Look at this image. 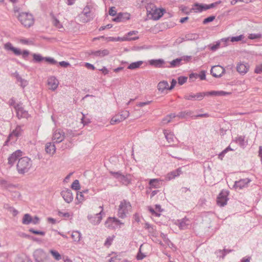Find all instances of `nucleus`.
Masks as SVG:
<instances>
[{"label": "nucleus", "instance_id": "nucleus-42", "mask_svg": "<svg viewBox=\"0 0 262 262\" xmlns=\"http://www.w3.org/2000/svg\"><path fill=\"white\" fill-rule=\"evenodd\" d=\"M233 250L224 249L223 250H218L216 251L215 254H216L217 256H219L218 253H222L221 258L224 259L227 254L231 252Z\"/></svg>", "mask_w": 262, "mask_h": 262}, {"label": "nucleus", "instance_id": "nucleus-33", "mask_svg": "<svg viewBox=\"0 0 262 262\" xmlns=\"http://www.w3.org/2000/svg\"><path fill=\"white\" fill-rule=\"evenodd\" d=\"M199 37L198 34L196 33H188L185 35L182 38L184 41L194 40L197 39Z\"/></svg>", "mask_w": 262, "mask_h": 262}, {"label": "nucleus", "instance_id": "nucleus-54", "mask_svg": "<svg viewBox=\"0 0 262 262\" xmlns=\"http://www.w3.org/2000/svg\"><path fill=\"white\" fill-rule=\"evenodd\" d=\"M29 231L30 232L33 233V234H37V235H42V236L45 235V232L41 231L35 230H34L33 228H30L29 229Z\"/></svg>", "mask_w": 262, "mask_h": 262}, {"label": "nucleus", "instance_id": "nucleus-48", "mask_svg": "<svg viewBox=\"0 0 262 262\" xmlns=\"http://www.w3.org/2000/svg\"><path fill=\"white\" fill-rule=\"evenodd\" d=\"M88 197V195H85L83 192H78L77 193V200L81 202L84 200H85L86 198Z\"/></svg>", "mask_w": 262, "mask_h": 262}, {"label": "nucleus", "instance_id": "nucleus-62", "mask_svg": "<svg viewBox=\"0 0 262 262\" xmlns=\"http://www.w3.org/2000/svg\"><path fill=\"white\" fill-rule=\"evenodd\" d=\"M108 13L110 15L113 16L116 15L117 14V12L116 11L115 8V7L111 8L109 10Z\"/></svg>", "mask_w": 262, "mask_h": 262}, {"label": "nucleus", "instance_id": "nucleus-18", "mask_svg": "<svg viewBox=\"0 0 262 262\" xmlns=\"http://www.w3.org/2000/svg\"><path fill=\"white\" fill-rule=\"evenodd\" d=\"M61 195L64 200L68 203L72 202L73 200V196L72 191L69 189H66L61 192Z\"/></svg>", "mask_w": 262, "mask_h": 262}, {"label": "nucleus", "instance_id": "nucleus-43", "mask_svg": "<svg viewBox=\"0 0 262 262\" xmlns=\"http://www.w3.org/2000/svg\"><path fill=\"white\" fill-rule=\"evenodd\" d=\"M144 228L146 230H147L148 232L150 234L154 235L155 229L152 225H150L148 223H146L145 224Z\"/></svg>", "mask_w": 262, "mask_h": 262}, {"label": "nucleus", "instance_id": "nucleus-5", "mask_svg": "<svg viewBox=\"0 0 262 262\" xmlns=\"http://www.w3.org/2000/svg\"><path fill=\"white\" fill-rule=\"evenodd\" d=\"M33 257L35 262H52L49 255L41 249L35 250Z\"/></svg>", "mask_w": 262, "mask_h": 262}, {"label": "nucleus", "instance_id": "nucleus-23", "mask_svg": "<svg viewBox=\"0 0 262 262\" xmlns=\"http://www.w3.org/2000/svg\"><path fill=\"white\" fill-rule=\"evenodd\" d=\"M164 12L165 10L164 9L156 8L155 10L152 9L151 14L154 20H158L163 15Z\"/></svg>", "mask_w": 262, "mask_h": 262}, {"label": "nucleus", "instance_id": "nucleus-57", "mask_svg": "<svg viewBox=\"0 0 262 262\" xmlns=\"http://www.w3.org/2000/svg\"><path fill=\"white\" fill-rule=\"evenodd\" d=\"M58 215L59 216H62L64 218H69L70 216V214L68 212H62L61 211H58Z\"/></svg>", "mask_w": 262, "mask_h": 262}, {"label": "nucleus", "instance_id": "nucleus-1", "mask_svg": "<svg viewBox=\"0 0 262 262\" xmlns=\"http://www.w3.org/2000/svg\"><path fill=\"white\" fill-rule=\"evenodd\" d=\"M230 94V93L226 92L223 91H212L210 92L198 93L196 94H194L192 93L186 94L184 98L188 100H201L205 96H226Z\"/></svg>", "mask_w": 262, "mask_h": 262}, {"label": "nucleus", "instance_id": "nucleus-6", "mask_svg": "<svg viewBox=\"0 0 262 262\" xmlns=\"http://www.w3.org/2000/svg\"><path fill=\"white\" fill-rule=\"evenodd\" d=\"M21 125H17L14 130H13L8 136L7 140L5 141L4 145H8L9 142L12 141L14 142L17 139L21 136L23 133V129Z\"/></svg>", "mask_w": 262, "mask_h": 262}, {"label": "nucleus", "instance_id": "nucleus-49", "mask_svg": "<svg viewBox=\"0 0 262 262\" xmlns=\"http://www.w3.org/2000/svg\"><path fill=\"white\" fill-rule=\"evenodd\" d=\"M71 188L75 190H78L80 189V184L78 180L74 181L71 185Z\"/></svg>", "mask_w": 262, "mask_h": 262}, {"label": "nucleus", "instance_id": "nucleus-45", "mask_svg": "<svg viewBox=\"0 0 262 262\" xmlns=\"http://www.w3.org/2000/svg\"><path fill=\"white\" fill-rule=\"evenodd\" d=\"M139 38L138 37H134L132 38H129L127 37H118L116 38V39H114V40H116V41H126V40H136Z\"/></svg>", "mask_w": 262, "mask_h": 262}, {"label": "nucleus", "instance_id": "nucleus-13", "mask_svg": "<svg viewBox=\"0 0 262 262\" xmlns=\"http://www.w3.org/2000/svg\"><path fill=\"white\" fill-rule=\"evenodd\" d=\"M14 109L16 112V116L19 119L29 117L28 112L25 110L19 104L14 105Z\"/></svg>", "mask_w": 262, "mask_h": 262}, {"label": "nucleus", "instance_id": "nucleus-64", "mask_svg": "<svg viewBox=\"0 0 262 262\" xmlns=\"http://www.w3.org/2000/svg\"><path fill=\"white\" fill-rule=\"evenodd\" d=\"M120 259L118 258V256H114L112 257L110 259L108 262H118Z\"/></svg>", "mask_w": 262, "mask_h": 262}, {"label": "nucleus", "instance_id": "nucleus-7", "mask_svg": "<svg viewBox=\"0 0 262 262\" xmlns=\"http://www.w3.org/2000/svg\"><path fill=\"white\" fill-rule=\"evenodd\" d=\"M4 49L7 51H10L16 55H20L22 54L23 57L26 59L29 54V52L28 50H24L21 52L19 48H15L12 46L11 42H7L4 45Z\"/></svg>", "mask_w": 262, "mask_h": 262}, {"label": "nucleus", "instance_id": "nucleus-14", "mask_svg": "<svg viewBox=\"0 0 262 262\" xmlns=\"http://www.w3.org/2000/svg\"><path fill=\"white\" fill-rule=\"evenodd\" d=\"M99 208L101 209V210L100 211V212L96 213L94 215H89L88 216V220L93 225L99 224L101 221V213L103 212V207L100 206Z\"/></svg>", "mask_w": 262, "mask_h": 262}, {"label": "nucleus", "instance_id": "nucleus-26", "mask_svg": "<svg viewBox=\"0 0 262 262\" xmlns=\"http://www.w3.org/2000/svg\"><path fill=\"white\" fill-rule=\"evenodd\" d=\"M205 6L206 4L196 3L192 6L191 10H193L195 13H200L203 11L207 10Z\"/></svg>", "mask_w": 262, "mask_h": 262}, {"label": "nucleus", "instance_id": "nucleus-55", "mask_svg": "<svg viewBox=\"0 0 262 262\" xmlns=\"http://www.w3.org/2000/svg\"><path fill=\"white\" fill-rule=\"evenodd\" d=\"M187 80V77L185 76H180L178 78V83L180 85H183L184 83H185Z\"/></svg>", "mask_w": 262, "mask_h": 262}, {"label": "nucleus", "instance_id": "nucleus-27", "mask_svg": "<svg viewBox=\"0 0 262 262\" xmlns=\"http://www.w3.org/2000/svg\"><path fill=\"white\" fill-rule=\"evenodd\" d=\"M109 53L110 52L108 50L104 49L102 50L92 51L90 54L96 57H103L108 55Z\"/></svg>", "mask_w": 262, "mask_h": 262}, {"label": "nucleus", "instance_id": "nucleus-50", "mask_svg": "<svg viewBox=\"0 0 262 262\" xmlns=\"http://www.w3.org/2000/svg\"><path fill=\"white\" fill-rule=\"evenodd\" d=\"M262 35L260 33L255 34V33H251L249 34L248 38L250 39H259L261 37Z\"/></svg>", "mask_w": 262, "mask_h": 262}, {"label": "nucleus", "instance_id": "nucleus-10", "mask_svg": "<svg viewBox=\"0 0 262 262\" xmlns=\"http://www.w3.org/2000/svg\"><path fill=\"white\" fill-rule=\"evenodd\" d=\"M124 223L116 217H109L105 222V227L109 229H115L119 225H123Z\"/></svg>", "mask_w": 262, "mask_h": 262}, {"label": "nucleus", "instance_id": "nucleus-41", "mask_svg": "<svg viewBox=\"0 0 262 262\" xmlns=\"http://www.w3.org/2000/svg\"><path fill=\"white\" fill-rule=\"evenodd\" d=\"M81 236V233L78 231H73L71 235L73 239L77 242H78L80 240Z\"/></svg>", "mask_w": 262, "mask_h": 262}, {"label": "nucleus", "instance_id": "nucleus-2", "mask_svg": "<svg viewBox=\"0 0 262 262\" xmlns=\"http://www.w3.org/2000/svg\"><path fill=\"white\" fill-rule=\"evenodd\" d=\"M32 165L31 159L24 157L18 159L16 168L19 174H24L29 170Z\"/></svg>", "mask_w": 262, "mask_h": 262}, {"label": "nucleus", "instance_id": "nucleus-56", "mask_svg": "<svg viewBox=\"0 0 262 262\" xmlns=\"http://www.w3.org/2000/svg\"><path fill=\"white\" fill-rule=\"evenodd\" d=\"M53 23L55 27H56L57 28L60 29V28H62V25H61V24L59 22V21L57 19L54 18Z\"/></svg>", "mask_w": 262, "mask_h": 262}, {"label": "nucleus", "instance_id": "nucleus-59", "mask_svg": "<svg viewBox=\"0 0 262 262\" xmlns=\"http://www.w3.org/2000/svg\"><path fill=\"white\" fill-rule=\"evenodd\" d=\"M18 82H20V86H21L23 88L27 86L28 84V81L26 80L23 78H21V80H20Z\"/></svg>", "mask_w": 262, "mask_h": 262}, {"label": "nucleus", "instance_id": "nucleus-46", "mask_svg": "<svg viewBox=\"0 0 262 262\" xmlns=\"http://www.w3.org/2000/svg\"><path fill=\"white\" fill-rule=\"evenodd\" d=\"M120 182L122 183L123 184H128L129 183L130 181L127 178V175H124L122 173L119 179L118 180Z\"/></svg>", "mask_w": 262, "mask_h": 262}, {"label": "nucleus", "instance_id": "nucleus-20", "mask_svg": "<svg viewBox=\"0 0 262 262\" xmlns=\"http://www.w3.org/2000/svg\"><path fill=\"white\" fill-rule=\"evenodd\" d=\"M130 18V14L128 13H119L116 17L113 19L115 22H123Z\"/></svg>", "mask_w": 262, "mask_h": 262}, {"label": "nucleus", "instance_id": "nucleus-25", "mask_svg": "<svg viewBox=\"0 0 262 262\" xmlns=\"http://www.w3.org/2000/svg\"><path fill=\"white\" fill-rule=\"evenodd\" d=\"M148 63L150 66L159 68L164 67L165 62L163 59H158L149 60Z\"/></svg>", "mask_w": 262, "mask_h": 262}, {"label": "nucleus", "instance_id": "nucleus-40", "mask_svg": "<svg viewBox=\"0 0 262 262\" xmlns=\"http://www.w3.org/2000/svg\"><path fill=\"white\" fill-rule=\"evenodd\" d=\"M32 221V217L29 214H25L24 215L22 223L25 225H29Z\"/></svg>", "mask_w": 262, "mask_h": 262}, {"label": "nucleus", "instance_id": "nucleus-15", "mask_svg": "<svg viewBox=\"0 0 262 262\" xmlns=\"http://www.w3.org/2000/svg\"><path fill=\"white\" fill-rule=\"evenodd\" d=\"M225 72V70L219 65L212 67L210 71L211 74L215 78L221 77Z\"/></svg>", "mask_w": 262, "mask_h": 262}, {"label": "nucleus", "instance_id": "nucleus-3", "mask_svg": "<svg viewBox=\"0 0 262 262\" xmlns=\"http://www.w3.org/2000/svg\"><path fill=\"white\" fill-rule=\"evenodd\" d=\"M132 210V206L129 202L123 200L119 206L118 215L121 219L126 217L127 214Z\"/></svg>", "mask_w": 262, "mask_h": 262}, {"label": "nucleus", "instance_id": "nucleus-53", "mask_svg": "<svg viewBox=\"0 0 262 262\" xmlns=\"http://www.w3.org/2000/svg\"><path fill=\"white\" fill-rule=\"evenodd\" d=\"M244 37L243 35H240L237 36H233L231 38L230 41L231 42H235L241 40Z\"/></svg>", "mask_w": 262, "mask_h": 262}, {"label": "nucleus", "instance_id": "nucleus-51", "mask_svg": "<svg viewBox=\"0 0 262 262\" xmlns=\"http://www.w3.org/2000/svg\"><path fill=\"white\" fill-rule=\"evenodd\" d=\"M215 18V16L213 15L210 16L206 18H205L203 21V24L205 25L210 22L213 21Z\"/></svg>", "mask_w": 262, "mask_h": 262}, {"label": "nucleus", "instance_id": "nucleus-29", "mask_svg": "<svg viewBox=\"0 0 262 262\" xmlns=\"http://www.w3.org/2000/svg\"><path fill=\"white\" fill-rule=\"evenodd\" d=\"M45 151L47 154L53 155L56 151V147L54 143H47L45 146Z\"/></svg>", "mask_w": 262, "mask_h": 262}, {"label": "nucleus", "instance_id": "nucleus-37", "mask_svg": "<svg viewBox=\"0 0 262 262\" xmlns=\"http://www.w3.org/2000/svg\"><path fill=\"white\" fill-rule=\"evenodd\" d=\"M170 65L166 67L169 68H174L179 67L181 65V59L179 58H176L169 62Z\"/></svg>", "mask_w": 262, "mask_h": 262}, {"label": "nucleus", "instance_id": "nucleus-11", "mask_svg": "<svg viewBox=\"0 0 262 262\" xmlns=\"http://www.w3.org/2000/svg\"><path fill=\"white\" fill-rule=\"evenodd\" d=\"M228 191L224 190H222L217 198V204L220 207H223L226 205L227 204V201L228 200Z\"/></svg>", "mask_w": 262, "mask_h": 262}, {"label": "nucleus", "instance_id": "nucleus-36", "mask_svg": "<svg viewBox=\"0 0 262 262\" xmlns=\"http://www.w3.org/2000/svg\"><path fill=\"white\" fill-rule=\"evenodd\" d=\"M164 136L169 143H172L174 142V139L175 138L174 135L171 132L168 133L167 130H164Z\"/></svg>", "mask_w": 262, "mask_h": 262}, {"label": "nucleus", "instance_id": "nucleus-32", "mask_svg": "<svg viewBox=\"0 0 262 262\" xmlns=\"http://www.w3.org/2000/svg\"><path fill=\"white\" fill-rule=\"evenodd\" d=\"M158 89L161 92H163L166 90H168L169 85L168 83L166 81H160L158 84Z\"/></svg>", "mask_w": 262, "mask_h": 262}, {"label": "nucleus", "instance_id": "nucleus-38", "mask_svg": "<svg viewBox=\"0 0 262 262\" xmlns=\"http://www.w3.org/2000/svg\"><path fill=\"white\" fill-rule=\"evenodd\" d=\"M161 180L158 179H153L150 180L149 184L152 188H158L160 187Z\"/></svg>", "mask_w": 262, "mask_h": 262}, {"label": "nucleus", "instance_id": "nucleus-47", "mask_svg": "<svg viewBox=\"0 0 262 262\" xmlns=\"http://www.w3.org/2000/svg\"><path fill=\"white\" fill-rule=\"evenodd\" d=\"M0 184L6 188H12L14 187L13 184L9 183L7 181L3 179L0 180Z\"/></svg>", "mask_w": 262, "mask_h": 262}, {"label": "nucleus", "instance_id": "nucleus-19", "mask_svg": "<svg viewBox=\"0 0 262 262\" xmlns=\"http://www.w3.org/2000/svg\"><path fill=\"white\" fill-rule=\"evenodd\" d=\"M251 182V180L248 178L241 179L238 181H235L234 184V187L242 189L244 187L247 186L248 183Z\"/></svg>", "mask_w": 262, "mask_h": 262}, {"label": "nucleus", "instance_id": "nucleus-9", "mask_svg": "<svg viewBox=\"0 0 262 262\" xmlns=\"http://www.w3.org/2000/svg\"><path fill=\"white\" fill-rule=\"evenodd\" d=\"M129 115V113L128 111H122L112 118L111 123L112 124H114L117 123H119L127 118Z\"/></svg>", "mask_w": 262, "mask_h": 262}, {"label": "nucleus", "instance_id": "nucleus-60", "mask_svg": "<svg viewBox=\"0 0 262 262\" xmlns=\"http://www.w3.org/2000/svg\"><path fill=\"white\" fill-rule=\"evenodd\" d=\"M254 72L256 74L262 73V64L256 66L254 70Z\"/></svg>", "mask_w": 262, "mask_h": 262}, {"label": "nucleus", "instance_id": "nucleus-30", "mask_svg": "<svg viewBox=\"0 0 262 262\" xmlns=\"http://www.w3.org/2000/svg\"><path fill=\"white\" fill-rule=\"evenodd\" d=\"M82 14L87 18L86 21H90L93 18V13L90 11L88 6H86L83 9Z\"/></svg>", "mask_w": 262, "mask_h": 262}, {"label": "nucleus", "instance_id": "nucleus-8", "mask_svg": "<svg viewBox=\"0 0 262 262\" xmlns=\"http://www.w3.org/2000/svg\"><path fill=\"white\" fill-rule=\"evenodd\" d=\"M33 60L34 62L40 63L42 61L49 63L52 65H55L58 63L57 61L55 60L53 58L50 57H42L39 54L34 53L32 54Z\"/></svg>", "mask_w": 262, "mask_h": 262}, {"label": "nucleus", "instance_id": "nucleus-52", "mask_svg": "<svg viewBox=\"0 0 262 262\" xmlns=\"http://www.w3.org/2000/svg\"><path fill=\"white\" fill-rule=\"evenodd\" d=\"M110 174L113 176L115 178L119 180L121 175L122 174V172L120 171L117 172H114L113 171H110Z\"/></svg>", "mask_w": 262, "mask_h": 262}, {"label": "nucleus", "instance_id": "nucleus-34", "mask_svg": "<svg viewBox=\"0 0 262 262\" xmlns=\"http://www.w3.org/2000/svg\"><path fill=\"white\" fill-rule=\"evenodd\" d=\"M192 114H193L192 111H183V112H180L177 115V117H179V118L185 119V118H187L188 117H192V116H193Z\"/></svg>", "mask_w": 262, "mask_h": 262}, {"label": "nucleus", "instance_id": "nucleus-4", "mask_svg": "<svg viewBox=\"0 0 262 262\" xmlns=\"http://www.w3.org/2000/svg\"><path fill=\"white\" fill-rule=\"evenodd\" d=\"M18 19L21 24L26 27H30L34 24L33 15L28 13L22 12L19 14Z\"/></svg>", "mask_w": 262, "mask_h": 262}, {"label": "nucleus", "instance_id": "nucleus-21", "mask_svg": "<svg viewBox=\"0 0 262 262\" xmlns=\"http://www.w3.org/2000/svg\"><path fill=\"white\" fill-rule=\"evenodd\" d=\"M229 40V38H222L220 41H217L215 45L212 46L210 49L212 51H214L219 49L220 47H226Z\"/></svg>", "mask_w": 262, "mask_h": 262}, {"label": "nucleus", "instance_id": "nucleus-16", "mask_svg": "<svg viewBox=\"0 0 262 262\" xmlns=\"http://www.w3.org/2000/svg\"><path fill=\"white\" fill-rule=\"evenodd\" d=\"M23 152L20 150H17L13 152L8 158V163L11 166H13L15 162L20 158V157L22 156Z\"/></svg>", "mask_w": 262, "mask_h": 262}, {"label": "nucleus", "instance_id": "nucleus-44", "mask_svg": "<svg viewBox=\"0 0 262 262\" xmlns=\"http://www.w3.org/2000/svg\"><path fill=\"white\" fill-rule=\"evenodd\" d=\"M50 253L52 255L55 260H59L61 259V256L60 253L56 250H51L50 251Z\"/></svg>", "mask_w": 262, "mask_h": 262}, {"label": "nucleus", "instance_id": "nucleus-12", "mask_svg": "<svg viewBox=\"0 0 262 262\" xmlns=\"http://www.w3.org/2000/svg\"><path fill=\"white\" fill-rule=\"evenodd\" d=\"M175 224L180 230H185L189 228L191 221L188 218L185 217L182 219L178 220Z\"/></svg>", "mask_w": 262, "mask_h": 262}, {"label": "nucleus", "instance_id": "nucleus-17", "mask_svg": "<svg viewBox=\"0 0 262 262\" xmlns=\"http://www.w3.org/2000/svg\"><path fill=\"white\" fill-rule=\"evenodd\" d=\"M64 139V133L60 129L55 130L53 134L52 140L56 143H60Z\"/></svg>", "mask_w": 262, "mask_h": 262}, {"label": "nucleus", "instance_id": "nucleus-22", "mask_svg": "<svg viewBox=\"0 0 262 262\" xmlns=\"http://www.w3.org/2000/svg\"><path fill=\"white\" fill-rule=\"evenodd\" d=\"M182 173L181 168H178L177 169L173 170L166 175V179L167 180H171L175 178L179 177Z\"/></svg>", "mask_w": 262, "mask_h": 262}, {"label": "nucleus", "instance_id": "nucleus-35", "mask_svg": "<svg viewBox=\"0 0 262 262\" xmlns=\"http://www.w3.org/2000/svg\"><path fill=\"white\" fill-rule=\"evenodd\" d=\"M143 63V62L142 61H138L136 62H132L129 64L127 69L132 70L137 69L140 67Z\"/></svg>", "mask_w": 262, "mask_h": 262}, {"label": "nucleus", "instance_id": "nucleus-31", "mask_svg": "<svg viewBox=\"0 0 262 262\" xmlns=\"http://www.w3.org/2000/svg\"><path fill=\"white\" fill-rule=\"evenodd\" d=\"M15 261V262H32L31 258L25 254L17 255Z\"/></svg>", "mask_w": 262, "mask_h": 262}, {"label": "nucleus", "instance_id": "nucleus-28", "mask_svg": "<svg viewBox=\"0 0 262 262\" xmlns=\"http://www.w3.org/2000/svg\"><path fill=\"white\" fill-rule=\"evenodd\" d=\"M249 66L239 63L236 66L237 71L241 75L245 74L249 70Z\"/></svg>", "mask_w": 262, "mask_h": 262}, {"label": "nucleus", "instance_id": "nucleus-63", "mask_svg": "<svg viewBox=\"0 0 262 262\" xmlns=\"http://www.w3.org/2000/svg\"><path fill=\"white\" fill-rule=\"evenodd\" d=\"M179 58L181 59V62L182 61H184L185 62H187L191 59V56H183Z\"/></svg>", "mask_w": 262, "mask_h": 262}, {"label": "nucleus", "instance_id": "nucleus-58", "mask_svg": "<svg viewBox=\"0 0 262 262\" xmlns=\"http://www.w3.org/2000/svg\"><path fill=\"white\" fill-rule=\"evenodd\" d=\"M208 117H209L208 114L205 113V114H199V115H197L193 116H192V118L193 119H197L198 118Z\"/></svg>", "mask_w": 262, "mask_h": 262}, {"label": "nucleus", "instance_id": "nucleus-24", "mask_svg": "<svg viewBox=\"0 0 262 262\" xmlns=\"http://www.w3.org/2000/svg\"><path fill=\"white\" fill-rule=\"evenodd\" d=\"M58 80L54 76H51L48 80V84L50 86V89L53 91H55L58 85Z\"/></svg>", "mask_w": 262, "mask_h": 262}, {"label": "nucleus", "instance_id": "nucleus-61", "mask_svg": "<svg viewBox=\"0 0 262 262\" xmlns=\"http://www.w3.org/2000/svg\"><path fill=\"white\" fill-rule=\"evenodd\" d=\"M199 77L201 80L206 79V72L205 71H202L199 74H198Z\"/></svg>", "mask_w": 262, "mask_h": 262}, {"label": "nucleus", "instance_id": "nucleus-39", "mask_svg": "<svg viewBox=\"0 0 262 262\" xmlns=\"http://www.w3.org/2000/svg\"><path fill=\"white\" fill-rule=\"evenodd\" d=\"M235 142L238 144L241 147H245V137L242 136H238L236 137L235 139Z\"/></svg>", "mask_w": 262, "mask_h": 262}]
</instances>
